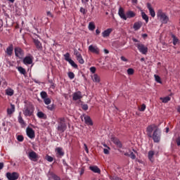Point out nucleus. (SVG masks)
Returning <instances> with one entry per match:
<instances>
[{
	"instance_id": "1",
	"label": "nucleus",
	"mask_w": 180,
	"mask_h": 180,
	"mask_svg": "<svg viewBox=\"0 0 180 180\" xmlns=\"http://www.w3.org/2000/svg\"><path fill=\"white\" fill-rule=\"evenodd\" d=\"M25 105L22 109V113L25 117H30L34 113V105L30 102H25Z\"/></svg>"
},
{
	"instance_id": "2",
	"label": "nucleus",
	"mask_w": 180,
	"mask_h": 180,
	"mask_svg": "<svg viewBox=\"0 0 180 180\" xmlns=\"http://www.w3.org/2000/svg\"><path fill=\"white\" fill-rule=\"evenodd\" d=\"M56 130L59 133H64L67 130V121L65 117H59L57 119Z\"/></svg>"
},
{
	"instance_id": "3",
	"label": "nucleus",
	"mask_w": 180,
	"mask_h": 180,
	"mask_svg": "<svg viewBox=\"0 0 180 180\" xmlns=\"http://www.w3.org/2000/svg\"><path fill=\"white\" fill-rule=\"evenodd\" d=\"M150 139H153L154 143H160L161 140V130L158 128L155 129Z\"/></svg>"
},
{
	"instance_id": "4",
	"label": "nucleus",
	"mask_w": 180,
	"mask_h": 180,
	"mask_svg": "<svg viewBox=\"0 0 180 180\" xmlns=\"http://www.w3.org/2000/svg\"><path fill=\"white\" fill-rule=\"evenodd\" d=\"M157 16L160 18L162 23L163 24L168 23V20H169V18H168L165 13L162 12L161 9L158 10Z\"/></svg>"
},
{
	"instance_id": "5",
	"label": "nucleus",
	"mask_w": 180,
	"mask_h": 180,
	"mask_svg": "<svg viewBox=\"0 0 180 180\" xmlns=\"http://www.w3.org/2000/svg\"><path fill=\"white\" fill-rule=\"evenodd\" d=\"M136 47H137L139 51L141 53V54H147L148 53V47H147L146 45L143 44L142 43H136L135 44Z\"/></svg>"
},
{
	"instance_id": "6",
	"label": "nucleus",
	"mask_w": 180,
	"mask_h": 180,
	"mask_svg": "<svg viewBox=\"0 0 180 180\" xmlns=\"http://www.w3.org/2000/svg\"><path fill=\"white\" fill-rule=\"evenodd\" d=\"M14 53L15 57H18V58H23V57L25 56V51L19 46L15 47Z\"/></svg>"
},
{
	"instance_id": "7",
	"label": "nucleus",
	"mask_w": 180,
	"mask_h": 180,
	"mask_svg": "<svg viewBox=\"0 0 180 180\" xmlns=\"http://www.w3.org/2000/svg\"><path fill=\"white\" fill-rule=\"evenodd\" d=\"M80 117L82 122H84V123H86L87 126H94V122H92V119H91V117H89V115L83 114L82 115H81Z\"/></svg>"
},
{
	"instance_id": "8",
	"label": "nucleus",
	"mask_w": 180,
	"mask_h": 180,
	"mask_svg": "<svg viewBox=\"0 0 180 180\" xmlns=\"http://www.w3.org/2000/svg\"><path fill=\"white\" fill-rule=\"evenodd\" d=\"M6 176L8 180H18L19 179V173L13 172L12 173L7 172Z\"/></svg>"
},
{
	"instance_id": "9",
	"label": "nucleus",
	"mask_w": 180,
	"mask_h": 180,
	"mask_svg": "<svg viewBox=\"0 0 180 180\" xmlns=\"http://www.w3.org/2000/svg\"><path fill=\"white\" fill-rule=\"evenodd\" d=\"M28 158H30L31 161L36 162V161L39 160V155H37L36 152L31 150L28 153Z\"/></svg>"
},
{
	"instance_id": "10",
	"label": "nucleus",
	"mask_w": 180,
	"mask_h": 180,
	"mask_svg": "<svg viewBox=\"0 0 180 180\" xmlns=\"http://www.w3.org/2000/svg\"><path fill=\"white\" fill-rule=\"evenodd\" d=\"M55 153L58 158H62L63 157H64V155L65 154V153H64V150H63V148L61 147L56 148Z\"/></svg>"
},
{
	"instance_id": "11",
	"label": "nucleus",
	"mask_w": 180,
	"mask_h": 180,
	"mask_svg": "<svg viewBox=\"0 0 180 180\" xmlns=\"http://www.w3.org/2000/svg\"><path fill=\"white\" fill-rule=\"evenodd\" d=\"M26 133H27V137H29V139H33L36 137L34 130H33V129H32L29 127L26 129Z\"/></svg>"
},
{
	"instance_id": "12",
	"label": "nucleus",
	"mask_w": 180,
	"mask_h": 180,
	"mask_svg": "<svg viewBox=\"0 0 180 180\" xmlns=\"http://www.w3.org/2000/svg\"><path fill=\"white\" fill-rule=\"evenodd\" d=\"M154 129H157V126L155 124L149 125L146 128L148 137H150V138L152 137V134H153V131H154Z\"/></svg>"
},
{
	"instance_id": "13",
	"label": "nucleus",
	"mask_w": 180,
	"mask_h": 180,
	"mask_svg": "<svg viewBox=\"0 0 180 180\" xmlns=\"http://www.w3.org/2000/svg\"><path fill=\"white\" fill-rule=\"evenodd\" d=\"M89 51L90 53H93L94 54H99L100 50L99 48H98L97 46L90 45L89 46Z\"/></svg>"
},
{
	"instance_id": "14",
	"label": "nucleus",
	"mask_w": 180,
	"mask_h": 180,
	"mask_svg": "<svg viewBox=\"0 0 180 180\" xmlns=\"http://www.w3.org/2000/svg\"><path fill=\"white\" fill-rule=\"evenodd\" d=\"M83 96L82 93L80 91H76L73 94L72 99L73 101H79V99H82Z\"/></svg>"
},
{
	"instance_id": "15",
	"label": "nucleus",
	"mask_w": 180,
	"mask_h": 180,
	"mask_svg": "<svg viewBox=\"0 0 180 180\" xmlns=\"http://www.w3.org/2000/svg\"><path fill=\"white\" fill-rule=\"evenodd\" d=\"M111 141H112V143H114V144H115V146H117L119 148H122V147H123V145H122V142H120V141L115 137V136H111L110 138Z\"/></svg>"
},
{
	"instance_id": "16",
	"label": "nucleus",
	"mask_w": 180,
	"mask_h": 180,
	"mask_svg": "<svg viewBox=\"0 0 180 180\" xmlns=\"http://www.w3.org/2000/svg\"><path fill=\"white\" fill-rule=\"evenodd\" d=\"M23 63L25 65H30V64H33V57L32 56H25L23 59Z\"/></svg>"
},
{
	"instance_id": "17",
	"label": "nucleus",
	"mask_w": 180,
	"mask_h": 180,
	"mask_svg": "<svg viewBox=\"0 0 180 180\" xmlns=\"http://www.w3.org/2000/svg\"><path fill=\"white\" fill-rule=\"evenodd\" d=\"M6 54L8 56V57H12V54H13V44H10L5 51Z\"/></svg>"
},
{
	"instance_id": "18",
	"label": "nucleus",
	"mask_w": 180,
	"mask_h": 180,
	"mask_svg": "<svg viewBox=\"0 0 180 180\" xmlns=\"http://www.w3.org/2000/svg\"><path fill=\"white\" fill-rule=\"evenodd\" d=\"M118 15L121 18V19H123L124 20H127V17L124 13V9L123 8L120 7L119 8Z\"/></svg>"
},
{
	"instance_id": "19",
	"label": "nucleus",
	"mask_w": 180,
	"mask_h": 180,
	"mask_svg": "<svg viewBox=\"0 0 180 180\" xmlns=\"http://www.w3.org/2000/svg\"><path fill=\"white\" fill-rule=\"evenodd\" d=\"M18 120L21 127H26V122H25V120H23V117H22V112H19Z\"/></svg>"
},
{
	"instance_id": "20",
	"label": "nucleus",
	"mask_w": 180,
	"mask_h": 180,
	"mask_svg": "<svg viewBox=\"0 0 180 180\" xmlns=\"http://www.w3.org/2000/svg\"><path fill=\"white\" fill-rule=\"evenodd\" d=\"M112 28H108L102 32V36L103 37H109V36H110V33H112Z\"/></svg>"
},
{
	"instance_id": "21",
	"label": "nucleus",
	"mask_w": 180,
	"mask_h": 180,
	"mask_svg": "<svg viewBox=\"0 0 180 180\" xmlns=\"http://www.w3.org/2000/svg\"><path fill=\"white\" fill-rule=\"evenodd\" d=\"M147 8L149 11V13L152 18H155V11H154V8L151 7V4L150 3L147 4Z\"/></svg>"
},
{
	"instance_id": "22",
	"label": "nucleus",
	"mask_w": 180,
	"mask_h": 180,
	"mask_svg": "<svg viewBox=\"0 0 180 180\" xmlns=\"http://www.w3.org/2000/svg\"><path fill=\"white\" fill-rule=\"evenodd\" d=\"M34 44H35L37 50H42L43 46L41 45V42L39 41V39H34Z\"/></svg>"
},
{
	"instance_id": "23",
	"label": "nucleus",
	"mask_w": 180,
	"mask_h": 180,
	"mask_svg": "<svg viewBox=\"0 0 180 180\" xmlns=\"http://www.w3.org/2000/svg\"><path fill=\"white\" fill-rule=\"evenodd\" d=\"M89 169L95 174H101V169L98 166H90Z\"/></svg>"
},
{
	"instance_id": "24",
	"label": "nucleus",
	"mask_w": 180,
	"mask_h": 180,
	"mask_svg": "<svg viewBox=\"0 0 180 180\" xmlns=\"http://www.w3.org/2000/svg\"><path fill=\"white\" fill-rule=\"evenodd\" d=\"M143 26V22L141 21L136 22L134 24V30H139Z\"/></svg>"
},
{
	"instance_id": "25",
	"label": "nucleus",
	"mask_w": 180,
	"mask_h": 180,
	"mask_svg": "<svg viewBox=\"0 0 180 180\" xmlns=\"http://www.w3.org/2000/svg\"><path fill=\"white\" fill-rule=\"evenodd\" d=\"M91 79L94 82H97L99 83L101 82V77H99V75H98V74H94L92 77H91Z\"/></svg>"
},
{
	"instance_id": "26",
	"label": "nucleus",
	"mask_w": 180,
	"mask_h": 180,
	"mask_svg": "<svg viewBox=\"0 0 180 180\" xmlns=\"http://www.w3.org/2000/svg\"><path fill=\"white\" fill-rule=\"evenodd\" d=\"M14 94H15V91L11 88H8L6 90V95H7L8 96H13Z\"/></svg>"
},
{
	"instance_id": "27",
	"label": "nucleus",
	"mask_w": 180,
	"mask_h": 180,
	"mask_svg": "<svg viewBox=\"0 0 180 180\" xmlns=\"http://www.w3.org/2000/svg\"><path fill=\"white\" fill-rule=\"evenodd\" d=\"M127 19H131V18H134L136 16V13L131 11H129L126 13Z\"/></svg>"
},
{
	"instance_id": "28",
	"label": "nucleus",
	"mask_w": 180,
	"mask_h": 180,
	"mask_svg": "<svg viewBox=\"0 0 180 180\" xmlns=\"http://www.w3.org/2000/svg\"><path fill=\"white\" fill-rule=\"evenodd\" d=\"M15 112V105L11 104V108L7 109V113L8 115H12Z\"/></svg>"
},
{
	"instance_id": "29",
	"label": "nucleus",
	"mask_w": 180,
	"mask_h": 180,
	"mask_svg": "<svg viewBox=\"0 0 180 180\" xmlns=\"http://www.w3.org/2000/svg\"><path fill=\"white\" fill-rule=\"evenodd\" d=\"M89 30H91V32H94L95 30V22H91L89 23L88 26Z\"/></svg>"
},
{
	"instance_id": "30",
	"label": "nucleus",
	"mask_w": 180,
	"mask_h": 180,
	"mask_svg": "<svg viewBox=\"0 0 180 180\" xmlns=\"http://www.w3.org/2000/svg\"><path fill=\"white\" fill-rule=\"evenodd\" d=\"M160 101H162V102L163 103H168V102H169V101H171V97H169V96H166L164 98L161 97Z\"/></svg>"
},
{
	"instance_id": "31",
	"label": "nucleus",
	"mask_w": 180,
	"mask_h": 180,
	"mask_svg": "<svg viewBox=\"0 0 180 180\" xmlns=\"http://www.w3.org/2000/svg\"><path fill=\"white\" fill-rule=\"evenodd\" d=\"M148 157L150 161H151L153 162L154 161V160H153V157H154V151L150 150L148 152Z\"/></svg>"
},
{
	"instance_id": "32",
	"label": "nucleus",
	"mask_w": 180,
	"mask_h": 180,
	"mask_svg": "<svg viewBox=\"0 0 180 180\" xmlns=\"http://www.w3.org/2000/svg\"><path fill=\"white\" fill-rule=\"evenodd\" d=\"M141 16H142V18L143 19V20H145L146 23H147L148 22V15H147V14H146V13L142 12Z\"/></svg>"
},
{
	"instance_id": "33",
	"label": "nucleus",
	"mask_w": 180,
	"mask_h": 180,
	"mask_svg": "<svg viewBox=\"0 0 180 180\" xmlns=\"http://www.w3.org/2000/svg\"><path fill=\"white\" fill-rule=\"evenodd\" d=\"M18 70L20 74H22V75H26V70L25 68H23L22 67H20V66L18 67Z\"/></svg>"
},
{
	"instance_id": "34",
	"label": "nucleus",
	"mask_w": 180,
	"mask_h": 180,
	"mask_svg": "<svg viewBox=\"0 0 180 180\" xmlns=\"http://www.w3.org/2000/svg\"><path fill=\"white\" fill-rule=\"evenodd\" d=\"M172 37L173 39V44H174V46H176V44L179 43V39H178V38H176V37L174 34H172Z\"/></svg>"
},
{
	"instance_id": "35",
	"label": "nucleus",
	"mask_w": 180,
	"mask_h": 180,
	"mask_svg": "<svg viewBox=\"0 0 180 180\" xmlns=\"http://www.w3.org/2000/svg\"><path fill=\"white\" fill-rule=\"evenodd\" d=\"M48 110H51V112H53L56 109V105L51 104L46 107Z\"/></svg>"
},
{
	"instance_id": "36",
	"label": "nucleus",
	"mask_w": 180,
	"mask_h": 180,
	"mask_svg": "<svg viewBox=\"0 0 180 180\" xmlns=\"http://www.w3.org/2000/svg\"><path fill=\"white\" fill-rule=\"evenodd\" d=\"M68 63L70 64V65H72V67H73V68H78V65H77L76 63L72 60V59H71Z\"/></svg>"
},
{
	"instance_id": "37",
	"label": "nucleus",
	"mask_w": 180,
	"mask_h": 180,
	"mask_svg": "<svg viewBox=\"0 0 180 180\" xmlns=\"http://www.w3.org/2000/svg\"><path fill=\"white\" fill-rule=\"evenodd\" d=\"M41 95V98L44 100L46 99V98H47L49 96V95L47 94V92L46 91H41L40 93Z\"/></svg>"
},
{
	"instance_id": "38",
	"label": "nucleus",
	"mask_w": 180,
	"mask_h": 180,
	"mask_svg": "<svg viewBox=\"0 0 180 180\" xmlns=\"http://www.w3.org/2000/svg\"><path fill=\"white\" fill-rule=\"evenodd\" d=\"M76 58L77 61H79V64H84V63H85V60H84V58H82V55L80 56H78Z\"/></svg>"
},
{
	"instance_id": "39",
	"label": "nucleus",
	"mask_w": 180,
	"mask_h": 180,
	"mask_svg": "<svg viewBox=\"0 0 180 180\" xmlns=\"http://www.w3.org/2000/svg\"><path fill=\"white\" fill-rule=\"evenodd\" d=\"M154 77L156 82H158V84H162V82H161V77H160V76L155 75Z\"/></svg>"
},
{
	"instance_id": "40",
	"label": "nucleus",
	"mask_w": 180,
	"mask_h": 180,
	"mask_svg": "<svg viewBox=\"0 0 180 180\" xmlns=\"http://www.w3.org/2000/svg\"><path fill=\"white\" fill-rule=\"evenodd\" d=\"M37 117H39V119H44V116H46V115L43 112H38L37 114Z\"/></svg>"
},
{
	"instance_id": "41",
	"label": "nucleus",
	"mask_w": 180,
	"mask_h": 180,
	"mask_svg": "<svg viewBox=\"0 0 180 180\" xmlns=\"http://www.w3.org/2000/svg\"><path fill=\"white\" fill-rule=\"evenodd\" d=\"M68 77L70 78V79H74V78H75V75L72 72H69L68 73Z\"/></svg>"
},
{
	"instance_id": "42",
	"label": "nucleus",
	"mask_w": 180,
	"mask_h": 180,
	"mask_svg": "<svg viewBox=\"0 0 180 180\" xmlns=\"http://www.w3.org/2000/svg\"><path fill=\"white\" fill-rule=\"evenodd\" d=\"M44 102L45 103V105H50V103H51V99H50V98H44Z\"/></svg>"
},
{
	"instance_id": "43",
	"label": "nucleus",
	"mask_w": 180,
	"mask_h": 180,
	"mask_svg": "<svg viewBox=\"0 0 180 180\" xmlns=\"http://www.w3.org/2000/svg\"><path fill=\"white\" fill-rule=\"evenodd\" d=\"M127 72L128 74V75H133L134 74V69L133 68H129L127 70Z\"/></svg>"
},
{
	"instance_id": "44",
	"label": "nucleus",
	"mask_w": 180,
	"mask_h": 180,
	"mask_svg": "<svg viewBox=\"0 0 180 180\" xmlns=\"http://www.w3.org/2000/svg\"><path fill=\"white\" fill-rule=\"evenodd\" d=\"M64 57H65V61H68V63H69L70 60H71V59L70 58V53H66L64 55Z\"/></svg>"
},
{
	"instance_id": "45",
	"label": "nucleus",
	"mask_w": 180,
	"mask_h": 180,
	"mask_svg": "<svg viewBox=\"0 0 180 180\" xmlns=\"http://www.w3.org/2000/svg\"><path fill=\"white\" fill-rule=\"evenodd\" d=\"M74 54L76 56V58L82 56L79 51L77 49H74Z\"/></svg>"
},
{
	"instance_id": "46",
	"label": "nucleus",
	"mask_w": 180,
	"mask_h": 180,
	"mask_svg": "<svg viewBox=\"0 0 180 180\" xmlns=\"http://www.w3.org/2000/svg\"><path fill=\"white\" fill-rule=\"evenodd\" d=\"M17 140H18V141L22 142V141H23V140H25V138H24L23 136H22V135H18V136H17Z\"/></svg>"
},
{
	"instance_id": "47",
	"label": "nucleus",
	"mask_w": 180,
	"mask_h": 180,
	"mask_svg": "<svg viewBox=\"0 0 180 180\" xmlns=\"http://www.w3.org/2000/svg\"><path fill=\"white\" fill-rule=\"evenodd\" d=\"M129 157L131 160H136V155L133 152L129 153Z\"/></svg>"
},
{
	"instance_id": "48",
	"label": "nucleus",
	"mask_w": 180,
	"mask_h": 180,
	"mask_svg": "<svg viewBox=\"0 0 180 180\" xmlns=\"http://www.w3.org/2000/svg\"><path fill=\"white\" fill-rule=\"evenodd\" d=\"M139 110L140 112H144L146 110V105L142 104L141 108H139Z\"/></svg>"
},
{
	"instance_id": "49",
	"label": "nucleus",
	"mask_w": 180,
	"mask_h": 180,
	"mask_svg": "<svg viewBox=\"0 0 180 180\" xmlns=\"http://www.w3.org/2000/svg\"><path fill=\"white\" fill-rule=\"evenodd\" d=\"M46 160L49 162H53V157L50 155H46Z\"/></svg>"
},
{
	"instance_id": "50",
	"label": "nucleus",
	"mask_w": 180,
	"mask_h": 180,
	"mask_svg": "<svg viewBox=\"0 0 180 180\" xmlns=\"http://www.w3.org/2000/svg\"><path fill=\"white\" fill-rule=\"evenodd\" d=\"M80 12L81 13H83V15H86V10L83 7L80 8Z\"/></svg>"
},
{
	"instance_id": "51",
	"label": "nucleus",
	"mask_w": 180,
	"mask_h": 180,
	"mask_svg": "<svg viewBox=\"0 0 180 180\" xmlns=\"http://www.w3.org/2000/svg\"><path fill=\"white\" fill-rule=\"evenodd\" d=\"M90 71H91V72H92V74H95V72H96V68L91 67L90 68Z\"/></svg>"
},
{
	"instance_id": "52",
	"label": "nucleus",
	"mask_w": 180,
	"mask_h": 180,
	"mask_svg": "<svg viewBox=\"0 0 180 180\" xmlns=\"http://www.w3.org/2000/svg\"><path fill=\"white\" fill-rule=\"evenodd\" d=\"M82 109H83V110H88V105L87 104L82 105Z\"/></svg>"
},
{
	"instance_id": "53",
	"label": "nucleus",
	"mask_w": 180,
	"mask_h": 180,
	"mask_svg": "<svg viewBox=\"0 0 180 180\" xmlns=\"http://www.w3.org/2000/svg\"><path fill=\"white\" fill-rule=\"evenodd\" d=\"M46 15L47 16H49V18H54V15L50 11H47Z\"/></svg>"
},
{
	"instance_id": "54",
	"label": "nucleus",
	"mask_w": 180,
	"mask_h": 180,
	"mask_svg": "<svg viewBox=\"0 0 180 180\" xmlns=\"http://www.w3.org/2000/svg\"><path fill=\"white\" fill-rule=\"evenodd\" d=\"M53 179L54 180H61V178H60V176H57L56 174L53 176Z\"/></svg>"
},
{
	"instance_id": "55",
	"label": "nucleus",
	"mask_w": 180,
	"mask_h": 180,
	"mask_svg": "<svg viewBox=\"0 0 180 180\" xmlns=\"http://www.w3.org/2000/svg\"><path fill=\"white\" fill-rule=\"evenodd\" d=\"M84 150L86 151V153H87V154L89 153V151L88 150V146H86V143L84 144Z\"/></svg>"
},
{
	"instance_id": "56",
	"label": "nucleus",
	"mask_w": 180,
	"mask_h": 180,
	"mask_svg": "<svg viewBox=\"0 0 180 180\" xmlns=\"http://www.w3.org/2000/svg\"><path fill=\"white\" fill-rule=\"evenodd\" d=\"M4 167H5V165L4 162H0V170L4 169Z\"/></svg>"
},
{
	"instance_id": "57",
	"label": "nucleus",
	"mask_w": 180,
	"mask_h": 180,
	"mask_svg": "<svg viewBox=\"0 0 180 180\" xmlns=\"http://www.w3.org/2000/svg\"><path fill=\"white\" fill-rule=\"evenodd\" d=\"M103 153H104V154H109V150L106 149V148H104L103 149Z\"/></svg>"
},
{
	"instance_id": "58",
	"label": "nucleus",
	"mask_w": 180,
	"mask_h": 180,
	"mask_svg": "<svg viewBox=\"0 0 180 180\" xmlns=\"http://www.w3.org/2000/svg\"><path fill=\"white\" fill-rule=\"evenodd\" d=\"M176 145H177V146H180V138H178V139L176 140Z\"/></svg>"
},
{
	"instance_id": "59",
	"label": "nucleus",
	"mask_w": 180,
	"mask_h": 180,
	"mask_svg": "<svg viewBox=\"0 0 180 180\" xmlns=\"http://www.w3.org/2000/svg\"><path fill=\"white\" fill-rule=\"evenodd\" d=\"M3 26H4V21L0 19V29L1 27H3Z\"/></svg>"
},
{
	"instance_id": "60",
	"label": "nucleus",
	"mask_w": 180,
	"mask_h": 180,
	"mask_svg": "<svg viewBox=\"0 0 180 180\" xmlns=\"http://www.w3.org/2000/svg\"><path fill=\"white\" fill-rule=\"evenodd\" d=\"M122 61H127V58H126L124 56H121Z\"/></svg>"
},
{
	"instance_id": "61",
	"label": "nucleus",
	"mask_w": 180,
	"mask_h": 180,
	"mask_svg": "<svg viewBox=\"0 0 180 180\" xmlns=\"http://www.w3.org/2000/svg\"><path fill=\"white\" fill-rule=\"evenodd\" d=\"M84 171H85V170L82 168L81 170H80V172H79L80 175H84Z\"/></svg>"
},
{
	"instance_id": "62",
	"label": "nucleus",
	"mask_w": 180,
	"mask_h": 180,
	"mask_svg": "<svg viewBox=\"0 0 180 180\" xmlns=\"http://www.w3.org/2000/svg\"><path fill=\"white\" fill-rule=\"evenodd\" d=\"M132 40H133V41H134V43H139V39H137L136 38H133Z\"/></svg>"
},
{
	"instance_id": "63",
	"label": "nucleus",
	"mask_w": 180,
	"mask_h": 180,
	"mask_svg": "<svg viewBox=\"0 0 180 180\" xmlns=\"http://www.w3.org/2000/svg\"><path fill=\"white\" fill-rule=\"evenodd\" d=\"M104 53L105 54H109V51L108 49H104Z\"/></svg>"
},
{
	"instance_id": "64",
	"label": "nucleus",
	"mask_w": 180,
	"mask_h": 180,
	"mask_svg": "<svg viewBox=\"0 0 180 180\" xmlns=\"http://www.w3.org/2000/svg\"><path fill=\"white\" fill-rule=\"evenodd\" d=\"M96 34H101V31L99 30H96Z\"/></svg>"
}]
</instances>
